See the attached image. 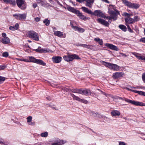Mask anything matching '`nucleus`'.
Segmentation results:
<instances>
[{"label": "nucleus", "mask_w": 145, "mask_h": 145, "mask_svg": "<svg viewBox=\"0 0 145 145\" xmlns=\"http://www.w3.org/2000/svg\"><path fill=\"white\" fill-rule=\"evenodd\" d=\"M18 6L22 10L25 9L27 7V4L25 0H16Z\"/></svg>", "instance_id": "obj_8"}, {"label": "nucleus", "mask_w": 145, "mask_h": 145, "mask_svg": "<svg viewBox=\"0 0 145 145\" xmlns=\"http://www.w3.org/2000/svg\"><path fill=\"white\" fill-rule=\"evenodd\" d=\"M38 3H41L42 6L44 5V2L42 0H36Z\"/></svg>", "instance_id": "obj_43"}, {"label": "nucleus", "mask_w": 145, "mask_h": 145, "mask_svg": "<svg viewBox=\"0 0 145 145\" xmlns=\"http://www.w3.org/2000/svg\"><path fill=\"white\" fill-rule=\"evenodd\" d=\"M119 28L124 31H126L127 30V28L125 26L123 25H119Z\"/></svg>", "instance_id": "obj_33"}, {"label": "nucleus", "mask_w": 145, "mask_h": 145, "mask_svg": "<svg viewBox=\"0 0 145 145\" xmlns=\"http://www.w3.org/2000/svg\"><path fill=\"white\" fill-rule=\"evenodd\" d=\"M46 99L49 101H51L52 100V98L49 97H46Z\"/></svg>", "instance_id": "obj_61"}, {"label": "nucleus", "mask_w": 145, "mask_h": 145, "mask_svg": "<svg viewBox=\"0 0 145 145\" xmlns=\"http://www.w3.org/2000/svg\"><path fill=\"white\" fill-rule=\"evenodd\" d=\"M47 52H53V51L47 48L42 49V53Z\"/></svg>", "instance_id": "obj_34"}, {"label": "nucleus", "mask_w": 145, "mask_h": 145, "mask_svg": "<svg viewBox=\"0 0 145 145\" xmlns=\"http://www.w3.org/2000/svg\"><path fill=\"white\" fill-rule=\"evenodd\" d=\"M16 59L18 61H23V59H21L20 58H16Z\"/></svg>", "instance_id": "obj_64"}, {"label": "nucleus", "mask_w": 145, "mask_h": 145, "mask_svg": "<svg viewBox=\"0 0 145 145\" xmlns=\"http://www.w3.org/2000/svg\"><path fill=\"white\" fill-rule=\"evenodd\" d=\"M91 15L99 17H103L104 15L102 11L99 10H95L93 12H92Z\"/></svg>", "instance_id": "obj_11"}, {"label": "nucleus", "mask_w": 145, "mask_h": 145, "mask_svg": "<svg viewBox=\"0 0 145 145\" xmlns=\"http://www.w3.org/2000/svg\"><path fill=\"white\" fill-rule=\"evenodd\" d=\"M79 46H82L88 49H91L92 46L90 45H86L84 44H80L78 45Z\"/></svg>", "instance_id": "obj_27"}, {"label": "nucleus", "mask_w": 145, "mask_h": 145, "mask_svg": "<svg viewBox=\"0 0 145 145\" xmlns=\"http://www.w3.org/2000/svg\"><path fill=\"white\" fill-rule=\"evenodd\" d=\"M2 37H6V36H7V35L5 33H3L2 34Z\"/></svg>", "instance_id": "obj_58"}, {"label": "nucleus", "mask_w": 145, "mask_h": 145, "mask_svg": "<svg viewBox=\"0 0 145 145\" xmlns=\"http://www.w3.org/2000/svg\"><path fill=\"white\" fill-rule=\"evenodd\" d=\"M81 9L85 12L87 13L88 14H90L91 15L92 14V11L91 10L87 8L83 7H82Z\"/></svg>", "instance_id": "obj_24"}, {"label": "nucleus", "mask_w": 145, "mask_h": 145, "mask_svg": "<svg viewBox=\"0 0 145 145\" xmlns=\"http://www.w3.org/2000/svg\"><path fill=\"white\" fill-rule=\"evenodd\" d=\"M32 119V117L31 116H29L27 118V121L28 123H30L31 122Z\"/></svg>", "instance_id": "obj_40"}, {"label": "nucleus", "mask_w": 145, "mask_h": 145, "mask_svg": "<svg viewBox=\"0 0 145 145\" xmlns=\"http://www.w3.org/2000/svg\"><path fill=\"white\" fill-rule=\"evenodd\" d=\"M0 144L4 145H10L11 143L8 141L4 140L1 138L0 140Z\"/></svg>", "instance_id": "obj_21"}, {"label": "nucleus", "mask_w": 145, "mask_h": 145, "mask_svg": "<svg viewBox=\"0 0 145 145\" xmlns=\"http://www.w3.org/2000/svg\"><path fill=\"white\" fill-rule=\"evenodd\" d=\"M125 21L126 24H133L135 22L133 19L131 18L130 17L125 18Z\"/></svg>", "instance_id": "obj_20"}, {"label": "nucleus", "mask_w": 145, "mask_h": 145, "mask_svg": "<svg viewBox=\"0 0 145 145\" xmlns=\"http://www.w3.org/2000/svg\"><path fill=\"white\" fill-rule=\"evenodd\" d=\"M137 93H138L140 95H143L145 96V92H143L142 91H137Z\"/></svg>", "instance_id": "obj_38"}, {"label": "nucleus", "mask_w": 145, "mask_h": 145, "mask_svg": "<svg viewBox=\"0 0 145 145\" xmlns=\"http://www.w3.org/2000/svg\"><path fill=\"white\" fill-rule=\"evenodd\" d=\"M140 41L145 43V37L142 38L140 39Z\"/></svg>", "instance_id": "obj_50"}, {"label": "nucleus", "mask_w": 145, "mask_h": 145, "mask_svg": "<svg viewBox=\"0 0 145 145\" xmlns=\"http://www.w3.org/2000/svg\"><path fill=\"white\" fill-rule=\"evenodd\" d=\"M127 89L128 90H129V91H132V92H133L134 93H137V90H132V89H130L129 88H127Z\"/></svg>", "instance_id": "obj_53"}, {"label": "nucleus", "mask_w": 145, "mask_h": 145, "mask_svg": "<svg viewBox=\"0 0 145 145\" xmlns=\"http://www.w3.org/2000/svg\"><path fill=\"white\" fill-rule=\"evenodd\" d=\"M133 19L134 22H135L138 21L140 19V18L138 16H135L134 18Z\"/></svg>", "instance_id": "obj_41"}, {"label": "nucleus", "mask_w": 145, "mask_h": 145, "mask_svg": "<svg viewBox=\"0 0 145 145\" xmlns=\"http://www.w3.org/2000/svg\"><path fill=\"white\" fill-rule=\"evenodd\" d=\"M1 42L4 44H8L10 42V40L7 37H3L1 39Z\"/></svg>", "instance_id": "obj_18"}, {"label": "nucleus", "mask_w": 145, "mask_h": 145, "mask_svg": "<svg viewBox=\"0 0 145 145\" xmlns=\"http://www.w3.org/2000/svg\"><path fill=\"white\" fill-rule=\"evenodd\" d=\"M105 46L112 50L118 51L119 50L116 46L112 44L106 43L105 44Z\"/></svg>", "instance_id": "obj_13"}, {"label": "nucleus", "mask_w": 145, "mask_h": 145, "mask_svg": "<svg viewBox=\"0 0 145 145\" xmlns=\"http://www.w3.org/2000/svg\"><path fill=\"white\" fill-rule=\"evenodd\" d=\"M35 63L44 66L46 65V63L41 59H36Z\"/></svg>", "instance_id": "obj_22"}, {"label": "nucleus", "mask_w": 145, "mask_h": 145, "mask_svg": "<svg viewBox=\"0 0 145 145\" xmlns=\"http://www.w3.org/2000/svg\"><path fill=\"white\" fill-rule=\"evenodd\" d=\"M6 67V66L5 65H0V70H2L5 69Z\"/></svg>", "instance_id": "obj_47"}, {"label": "nucleus", "mask_w": 145, "mask_h": 145, "mask_svg": "<svg viewBox=\"0 0 145 145\" xmlns=\"http://www.w3.org/2000/svg\"><path fill=\"white\" fill-rule=\"evenodd\" d=\"M37 4L34 3L33 5V7L34 8H35L37 6Z\"/></svg>", "instance_id": "obj_60"}, {"label": "nucleus", "mask_w": 145, "mask_h": 145, "mask_svg": "<svg viewBox=\"0 0 145 145\" xmlns=\"http://www.w3.org/2000/svg\"><path fill=\"white\" fill-rule=\"evenodd\" d=\"M40 20V18L39 17H37L35 18V21L37 22H38Z\"/></svg>", "instance_id": "obj_55"}, {"label": "nucleus", "mask_w": 145, "mask_h": 145, "mask_svg": "<svg viewBox=\"0 0 145 145\" xmlns=\"http://www.w3.org/2000/svg\"><path fill=\"white\" fill-rule=\"evenodd\" d=\"M42 48H41V47L39 46L37 49L35 50V51L37 52L42 53Z\"/></svg>", "instance_id": "obj_39"}, {"label": "nucleus", "mask_w": 145, "mask_h": 145, "mask_svg": "<svg viewBox=\"0 0 145 145\" xmlns=\"http://www.w3.org/2000/svg\"><path fill=\"white\" fill-rule=\"evenodd\" d=\"M122 3L126 6L129 8L137 9L139 8V5L138 4L132 3L126 0H122Z\"/></svg>", "instance_id": "obj_5"}, {"label": "nucleus", "mask_w": 145, "mask_h": 145, "mask_svg": "<svg viewBox=\"0 0 145 145\" xmlns=\"http://www.w3.org/2000/svg\"><path fill=\"white\" fill-rule=\"evenodd\" d=\"M104 62L105 63L104 64L105 65L110 69L116 71L119 70L120 67L117 65L105 62Z\"/></svg>", "instance_id": "obj_6"}, {"label": "nucleus", "mask_w": 145, "mask_h": 145, "mask_svg": "<svg viewBox=\"0 0 145 145\" xmlns=\"http://www.w3.org/2000/svg\"><path fill=\"white\" fill-rule=\"evenodd\" d=\"M26 35L29 38L33 39L34 40L38 41L39 38L38 34L33 31H29L27 32Z\"/></svg>", "instance_id": "obj_4"}, {"label": "nucleus", "mask_w": 145, "mask_h": 145, "mask_svg": "<svg viewBox=\"0 0 145 145\" xmlns=\"http://www.w3.org/2000/svg\"><path fill=\"white\" fill-rule=\"evenodd\" d=\"M94 40L95 41L98 42L100 45H102L103 44V41L102 39H100L98 38H95Z\"/></svg>", "instance_id": "obj_30"}, {"label": "nucleus", "mask_w": 145, "mask_h": 145, "mask_svg": "<svg viewBox=\"0 0 145 145\" xmlns=\"http://www.w3.org/2000/svg\"><path fill=\"white\" fill-rule=\"evenodd\" d=\"M109 9H110L112 10L114 12H117V11L119 12L116 9V8L114 6H113L112 5H110L109 6V8L108 9V10Z\"/></svg>", "instance_id": "obj_29"}, {"label": "nucleus", "mask_w": 145, "mask_h": 145, "mask_svg": "<svg viewBox=\"0 0 145 145\" xmlns=\"http://www.w3.org/2000/svg\"><path fill=\"white\" fill-rule=\"evenodd\" d=\"M108 13L110 15V16H107L106 17V19L109 20L113 19L114 20H115L117 19V16L119 14V12L117 11L115 12L113 11L110 9H109L108 10Z\"/></svg>", "instance_id": "obj_3"}, {"label": "nucleus", "mask_w": 145, "mask_h": 145, "mask_svg": "<svg viewBox=\"0 0 145 145\" xmlns=\"http://www.w3.org/2000/svg\"><path fill=\"white\" fill-rule=\"evenodd\" d=\"M64 60L67 62L71 61L73 59H80L79 57L76 54L68 55L65 56L63 57Z\"/></svg>", "instance_id": "obj_7"}, {"label": "nucleus", "mask_w": 145, "mask_h": 145, "mask_svg": "<svg viewBox=\"0 0 145 145\" xmlns=\"http://www.w3.org/2000/svg\"><path fill=\"white\" fill-rule=\"evenodd\" d=\"M123 75V73L122 72H116L113 74V77L114 78L116 79L122 77Z\"/></svg>", "instance_id": "obj_17"}, {"label": "nucleus", "mask_w": 145, "mask_h": 145, "mask_svg": "<svg viewBox=\"0 0 145 145\" xmlns=\"http://www.w3.org/2000/svg\"><path fill=\"white\" fill-rule=\"evenodd\" d=\"M5 77L0 76V84L2 82L5 81Z\"/></svg>", "instance_id": "obj_44"}, {"label": "nucleus", "mask_w": 145, "mask_h": 145, "mask_svg": "<svg viewBox=\"0 0 145 145\" xmlns=\"http://www.w3.org/2000/svg\"><path fill=\"white\" fill-rule=\"evenodd\" d=\"M138 59H139L142 60H145V57L142 56H140L141 54L137 53L133 54Z\"/></svg>", "instance_id": "obj_23"}, {"label": "nucleus", "mask_w": 145, "mask_h": 145, "mask_svg": "<svg viewBox=\"0 0 145 145\" xmlns=\"http://www.w3.org/2000/svg\"><path fill=\"white\" fill-rule=\"evenodd\" d=\"M4 2L6 3H9L11 1V0H3Z\"/></svg>", "instance_id": "obj_59"}, {"label": "nucleus", "mask_w": 145, "mask_h": 145, "mask_svg": "<svg viewBox=\"0 0 145 145\" xmlns=\"http://www.w3.org/2000/svg\"><path fill=\"white\" fill-rule=\"evenodd\" d=\"M85 0H76V1L80 3H82Z\"/></svg>", "instance_id": "obj_62"}, {"label": "nucleus", "mask_w": 145, "mask_h": 145, "mask_svg": "<svg viewBox=\"0 0 145 145\" xmlns=\"http://www.w3.org/2000/svg\"><path fill=\"white\" fill-rule=\"evenodd\" d=\"M90 90L88 89H86L84 90H82V94H84L86 95L90 93Z\"/></svg>", "instance_id": "obj_28"}, {"label": "nucleus", "mask_w": 145, "mask_h": 145, "mask_svg": "<svg viewBox=\"0 0 145 145\" xmlns=\"http://www.w3.org/2000/svg\"><path fill=\"white\" fill-rule=\"evenodd\" d=\"M123 15L125 16H127L126 18H129L132 15L131 14H129L127 12H124L123 13Z\"/></svg>", "instance_id": "obj_42"}, {"label": "nucleus", "mask_w": 145, "mask_h": 145, "mask_svg": "<svg viewBox=\"0 0 145 145\" xmlns=\"http://www.w3.org/2000/svg\"><path fill=\"white\" fill-rule=\"evenodd\" d=\"M8 56V52H4L3 54V57H7Z\"/></svg>", "instance_id": "obj_46"}, {"label": "nucleus", "mask_w": 145, "mask_h": 145, "mask_svg": "<svg viewBox=\"0 0 145 145\" xmlns=\"http://www.w3.org/2000/svg\"><path fill=\"white\" fill-rule=\"evenodd\" d=\"M13 16L17 20H25L27 17V14L25 13L15 14L13 15Z\"/></svg>", "instance_id": "obj_9"}, {"label": "nucleus", "mask_w": 145, "mask_h": 145, "mask_svg": "<svg viewBox=\"0 0 145 145\" xmlns=\"http://www.w3.org/2000/svg\"><path fill=\"white\" fill-rule=\"evenodd\" d=\"M118 99H121L122 100H124L127 103H129L134 105L136 106H145V103H143L142 102L139 101H136L134 100H132L126 98H123L120 97H118Z\"/></svg>", "instance_id": "obj_2"}, {"label": "nucleus", "mask_w": 145, "mask_h": 145, "mask_svg": "<svg viewBox=\"0 0 145 145\" xmlns=\"http://www.w3.org/2000/svg\"><path fill=\"white\" fill-rule=\"evenodd\" d=\"M86 5L89 8H91L94 2V0H85Z\"/></svg>", "instance_id": "obj_15"}, {"label": "nucleus", "mask_w": 145, "mask_h": 145, "mask_svg": "<svg viewBox=\"0 0 145 145\" xmlns=\"http://www.w3.org/2000/svg\"><path fill=\"white\" fill-rule=\"evenodd\" d=\"M126 26H127V27L129 31L131 33H132L133 32V31L131 29L129 25H128V24H126Z\"/></svg>", "instance_id": "obj_45"}, {"label": "nucleus", "mask_w": 145, "mask_h": 145, "mask_svg": "<svg viewBox=\"0 0 145 145\" xmlns=\"http://www.w3.org/2000/svg\"><path fill=\"white\" fill-rule=\"evenodd\" d=\"M67 9L69 11L76 14L80 19L86 21L87 20H89L90 19L89 18L86 17L83 15L82 13L80 12L79 10H76L71 7L68 6L67 7Z\"/></svg>", "instance_id": "obj_1"}, {"label": "nucleus", "mask_w": 145, "mask_h": 145, "mask_svg": "<svg viewBox=\"0 0 145 145\" xmlns=\"http://www.w3.org/2000/svg\"><path fill=\"white\" fill-rule=\"evenodd\" d=\"M103 1L107 3H109V2L108 0H102Z\"/></svg>", "instance_id": "obj_63"}, {"label": "nucleus", "mask_w": 145, "mask_h": 145, "mask_svg": "<svg viewBox=\"0 0 145 145\" xmlns=\"http://www.w3.org/2000/svg\"><path fill=\"white\" fill-rule=\"evenodd\" d=\"M111 114L113 116H119L120 115V112L117 110H114L111 113Z\"/></svg>", "instance_id": "obj_26"}, {"label": "nucleus", "mask_w": 145, "mask_h": 145, "mask_svg": "<svg viewBox=\"0 0 145 145\" xmlns=\"http://www.w3.org/2000/svg\"><path fill=\"white\" fill-rule=\"evenodd\" d=\"M97 22L99 23L105 25L106 26H108L109 24V23L107 21L104 20L99 18L97 19Z\"/></svg>", "instance_id": "obj_16"}, {"label": "nucleus", "mask_w": 145, "mask_h": 145, "mask_svg": "<svg viewBox=\"0 0 145 145\" xmlns=\"http://www.w3.org/2000/svg\"><path fill=\"white\" fill-rule=\"evenodd\" d=\"M40 136L43 137H46L48 135V133L47 132L41 133L40 134Z\"/></svg>", "instance_id": "obj_36"}, {"label": "nucleus", "mask_w": 145, "mask_h": 145, "mask_svg": "<svg viewBox=\"0 0 145 145\" xmlns=\"http://www.w3.org/2000/svg\"><path fill=\"white\" fill-rule=\"evenodd\" d=\"M52 60L54 63H58L62 60V57L60 56H53L52 58Z\"/></svg>", "instance_id": "obj_14"}, {"label": "nucleus", "mask_w": 145, "mask_h": 145, "mask_svg": "<svg viewBox=\"0 0 145 145\" xmlns=\"http://www.w3.org/2000/svg\"><path fill=\"white\" fill-rule=\"evenodd\" d=\"M19 25L18 24H16L15 25L11 26L9 27V29L12 31H14L17 30L18 28Z\"/></svg>", "instance_id": "obj_25"}, {"label": "nucleus", "mask_w": 145, "mask_h": 145, "mask_svg": "<svg viewBox=\"0 0 145 145\" xmlns=\"http://www.w3.org/2000/svg\"><path fill=\"white\" fill-rule=\"evenodd\" d=\"M10 4H12L13 5H14L16 4V3L14 0V1H11H11L9 3Z\"/></svg>", "instance_id": "obj_52"}, {"label": "nucleus", "mask_w": 145, "mask_h": 145, "mask_svg": "<svg viewBox=\"0 0 145 145\" xmlns=\"http://www.w3.org/2000/svg\"><path fill=\"white\" fill-rule=\"evenodd\" d=\"M82 90L79 89H77L76 91V93L82 94Z\"/></svg>", "instance_id": "obj_51"}, {"label": "nucleus", "mask_w": 145, "mask_h": 145, "mask_svg": "<svg viewBox=\"0 0 145 145\" xmlns=\"http://www.w3.org/2000/svg\"><path fill=\"white\" fill-rule=\"evenodd\" d=\"M126 143L120 141L119 142V145H126Z\"/></svg>", "instance_id": "obj_49"}, {"label": "nucleus", "mask_w": 145, "mask_h": 145, "mask_svg": "<svg viewBox=\"0 0 145 145\" xmlns=\"http://www.w3.org/2000/svg\"><path fill=\"white\" fill-rule=\"evenodd\" d=\"M50 20H48L47 19H46L44 20L43 22L47 26H48L50 23Z\"/></svg>", "instance_id": "obj_31"}, {"label": "nucleus", "mask_w": 145, "mask_h": 145, "mask_svg": "<svg viewBox=\"0 0 145 145\" xmlns=\"http://www.w3.org/2000/svg\"><path fill=\"white\" fill-rule=\"evenodd\" d=\"M54 34L56 36L59 37L65 38L66 37V34L64 33L63 34V32L58 31H54Z\"/></svg>", "instance_id": "obj_12"}, {"label": "nucleus", "mask_w": 145, "mask_h": 145, "mask_svg": "<svg viewBox=\"0 0 145 145\" xmlns=\"http://www.w3.org/2000/svg\"><path fill=\"white\" fill-rule=\"evenodd\" d=\"M77 90V89H69L66 88V91H71L72 92L74 93H76V91Z\"/></svg>", "instance_id": "obj_37"}, {"label": "nucleus", "mask_w": 145, "mask_h": 145, "mask_svg": "<svg viewBox=\"0 0 145 145\" xmlns=\"http://www.w3.org/2000/svg\"><path fill=\"white\" fill-rule=\"evenodd\" d=\"M71 27L75 31H77L79 32L80 33H83L85 31L84 29L82 28L78 27L77 26H74L73 25H71Z\"/></svg>", "instance_id": "obj_19"}, {"label": "nucleus", "mask_w": 145, "mask_h": 145, "mask_svg": "<svg viewBox=\"0 0 145 145\" xmlns=\"http://www.w3.org/2000/svg\"><path fill=\"white\" fill-rule=\"evenodd\" d=\"M142 78L143 81L145 83V73L142 74Z\"/></svg>", "instance_id": "obj_54"}, {"label": "nucleus", "mask_w": 145, "mask_h": 145, "mask_svg": "<svg viewBox=\"0 0 145 145\" xmlns=\"http://www.w3.org/2000/svg\"><path fill=\"white\" fill-rule=\"evenodd\" d=\"M71 95L73 98V99L74 100H76L78 101L82 102L85 103H87L88 102V101L84 99H81L75 95L73 94H71Z\"/></svg>", "instance_id": "obj_10"}, {"label": "nucleus", "mask_w": 145, "mask_h": 145, "mask_svg": "<svg viewBox=\"0 0 145 145\" xmlns=\"http://www.w3.org/2000/svg\"><path fill=\"white\" fill-rule=\"evenodd\" d=\"M28 58H29V62H31L34 63H35L36 59L35 57L32 56H29L28 57Z\"/></svg>", "instance_id": "obj_32"}, {"label": "nucleus", "mask_w": 145, "mask_h": 145, "mask_svg": "<svg viewBox=\"0 0 145 145\" xmlns=\"http://www.w3.org/2000/svg\"><path fill=\"white\" fill-rule=\"evenodd\" d=\"M93 115L97 118H103V117L98 113H92Z\"/></svg>", "instance_id": "obj_35"}, {"label": "nucleus", "mask_w": 145, "mask_h": 145, "mask_svg": "<svg viewBox=\"0 0 145 145\" xmlns=\"http://www.w3.org/2000/svg\"><path fill=\"white\" fill-rule=\"evenodd\" d=\"M29 124L31 126H33L35 125V122H33L29 123Z\"/></svg>", "instance_id": "obj_56"}, {"label": "nucleus", "mask_w": 145, "mask_h": 145, "mask_svg": "<svg viewBox=\"0 0 145 145\" xmlns=\"http://www.w3.org/2000/svg\"><path fill=\"white\" fill-rule=\"evenodd\" d=\"M119 54H120V56L121 57H126L128 56L127 55H126L123 53H120Z\"/></svg>", "instance_id": "obj_48"}, {"label": "nucleus", "mask_w": 145, "mask_h": 145, "mask_svg": "<svg viewBox=\"0 0 145 145\" xmlns=\"http://www.w3.org/2000/svg\"><path fill=\"white\" fill-rule=\"evenodd\" d=\"M23 61L27 62H29V58L28 59H23Z\"/></svg>", "instance_id": "obj_57"}]
</instances>
